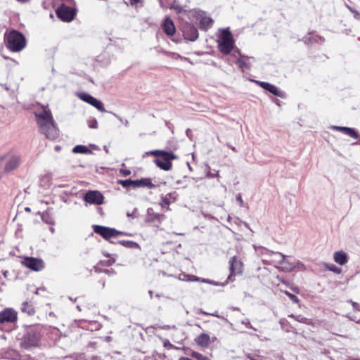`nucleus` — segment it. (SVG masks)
I'll use <instances>...</instances> for the list:
<instances>
[{"label":"nucleus","instance_id":"obj_1","mask_svg":"<svg viewBox=\"0 0 360 360\" xmlns=\"http://www.w3.org/2000/svg\"><path fill=\"white\" fill-rule=\"evenodd\" d=\"M35 116L40 131L47 139L53 140L58 136V131L53 122L50 110L46 106L40 105L35 110Z\"/></svg>","mask_w":360,"mask_h":360},{"label":"nucleus","instance_id":"obj_2","mask_svg":"<svg viewBox=\"0 0 360 360\" xmlns=\"http://www.w3.org/2000/svg\"><path fill=\"white\" fill-rule=\"evenodd\" d=\"M217 46L221 53L225 55L231 53L234 47V39L229 28L220 30L218 36Z\"/></svg>","mask_w":360,"mask_h":360},{"label":"nucleus","instance_id":"obj_3","mask_svg":"<svg viewBox=\"0 0 360 360\" xmlns=\"http://www.w3.org/2000/svg\"><path fill=\"white\" fill-rule=\"evenodd\" d=\"M6 39L8 48L14 52L22 51L26 46L25 37L16 30H11L6 34Z\"/></svg>","mask_w":360,"mask_h":360},{"label":"nucleus","instance_id":"obj_4","mask_svg":"<svg viewBox=\"0 0 360 360\" xmlns=\"http://www.w3.org/2000/svg\"><path fill=\"white\" fill-rule=\"evenodd\" d=\"M6 159V162L4 166V171L6 172H10L14 169H16L20 165L22 158L19 154L8 153L6 155L0 156V161Z\"/></svg>","mask_w":360,"mask_h":360},{"label":"nucleus","instance_id":"obj_5","mask_svg":"<svg viewBox=\"0 0 360 360\" xmlns=\"http://www.w3.org/2000/svg\"><path fill=\"white\" fill-rule=\"evenodd\" d=\"M40 335L39 333L34 330L27 331L23 336L20 345L25 349H30L38 345Z\"/></svg>","mask_w":360,"mask_h":360},{"label":"nucleus","instance_id":"obj_6","mask_svg":"<svg viewBox=\"0 0 360 360\" xmlns=\"http://www.w3.org/2000/svg\"><path fill=\"white\" fill-rule=\"evenodd\" d=\"M95 233L101 235L105 239H110L112 237H116L118 235H122V232H120L115 229L108 228L99 225H94L93 226Z\"/></svg>","mask_w":360,"mask_h":360},{"label":"nucleus","instance_id":"obj_7","mask_svg":"<svg viewBox=\"0 0 360 360\" xmlns=\"http://www.w3.org/2000/svg\"><path fill=\"white\" fill-rule=\"evenodd\" d=\"M169 155H163L162 157V159L158 158L154 160L156 166L165 171L170 170L172 167L171 160L176 159L177 156L174 153L169 152Z\"/></svg>","mask_w":360,"mask_h":360},{"label":"nucleus","instance_id":"obj_8","mask_svg":"<svg viewBox=\"0 0 360 360\" xmlns=\"http://www.w3.org/2000/svg\"><path fill=\"white\" fill-rule=\"evenodd\" d=\"M22 263L25 266L35 271H41L44 268V262L41 259L27 257Z\"/></svg>","mask_w":360,"mask_h":360},{"label":"nucleus","instance_id":"obj_9","mask_svg":"<svg viewBox=\"0 0 360 360\" xmlns=\"http://www.w3.org/2000/svg\"><path fill=\"white\" fill-rule=\"evenodd\" d=\"M75 10L62 4L57 10V15L63 21L70 22L74 18Z\"/></svg>","mask_w":360,"mask_h":360},{"label":"nucleus","instance_id":"obj_10","mask_svg":"<svg viewBox=\"0 0 360 360\" xmlns=\"http://www.w3.org/2000/svg\"><path fill=\"white\" fill-rule=\"evenodd\" d=\"M103 195L97 191H88L84 198L85 202L89 204L100 205L103 203Z\"/></svg>","mask_w":360,"mask_h":360},{"label":"nucleus","instance_id":"obj_11","mask_svg":"<svg viewBox=\"0 0 360 360\" xmlns=\"http://www.w3.org/2000/svg\"><path fill=\"white\" fill-rule=\"evenodd\" d=\"M17 312L11 308L0 311V323H14L17 321Z\"/></svg>","mask_w":360,"mask_h":360},{"label":"nucleus","instance_id":"obj_12","mask_svg":"<svg viewBox=\"0 0 360 360\" xmlns=\"http://www.w3.org/2000/svg\"><path fill=\"white\" fill-rule=\"evenodd\" d=\"M79 98L84 101V102L93 105L97 110L101 112H106L105 109L103 107L102 102L96 98L93 97L89 94L82 93L79 94Z\"/></svg>","mask_w":360,"mask_h":360},{"label":"nucleus","instance_id":"obj_13","mask_svg":"<svg viewBox=\"0 0 360 360\" xmlns=\"http://www.w3.org/2000/svg\"><path fill=\"white\" fill-rule=\"evenodd\" d=\"M243 266V263L240 260H239L236 256L233 257L230 260L231 274L229 276L228 280L232 281V276L242 274Z\"/></svg>","mask_w":360,"mask_h":360},{"label":"nucleus","instance_id":"obj_14","mask_svg":"<svg viewBox=\"0 0 360 360\" xmlns=\"http://www.w3.org/2000/svg\"><path fill=\"white\" fill-rule=\"evenodd\" d=\"M254 82L259 84L262 88L271 93L272 94L279 96L281 98L284 97V93L279 90L276 86L265 82H260L254 80Z\"/></svg>","mask_w":360,"mask_h":360},{"label":"nucleus","instance_id":"obj_15","mask_svg":"<svg viewBox=\"0 0 360 360\" xmlns=\"http://www.w3.org/2000/svg\"><path fill=\"white\" fill-rule=\"evenodd\" d=\"M183 33L185 39L191 41H195L198 37V30L191 25H186L184 28Z\"/></svg>","mask_w":360,"mask_h":360},{"label":"nucleus","instance_id":"obj_16","mask_svg":"<svg viewBox=\"0 0 360 360\" xmlns=\"http://www.w3.org/2000/svg\"><path fill=\"white\" fill-rule=\"evenodd\" d=\"M162 30L168 36H173L176 32V28L174 22L169 18H166L162 25Z\"/></svg>","mask_w":360,"mask_h":360},{"label":"nucleus","instance_id":"obj_17","mask_svg":"<svg viewBox=\"0 0 360 360\" xmlns=\"http://www.w3.org/2000/svg\"><path fill=\"white\" fill-rule=\"evenodd\" d=\"M269 255L270 257L269 262L278 269L281 260L283 259L284 255L279 252L269 251Z\"/></svg>","mask_w":360,"mask_h":360},{"label":"nucleus","instance_id":"obj_18","mask_svg":"<svg viewBox=\"0 0 360 360\" xmlns=\"http://www.w3.org/2000/svg\"><path fill=\"white\" fill-rule=\"evenodd\" d=\"M333 129L340 131L343 132L347 136H349L354 139H358L359 137V134L352 128L346 127H338V126H332Z\"/></svg>","mask_w":360,"mask_h":360},{"label":"nucleus","instance_id":"obj_19","mask_svg":"<svg viewBox=\"0 0 360 360\" xmlns=\"http://www.w3.org/2000/svg\"><path fill=\"white\" fill-rule=\"evenodd\" d=\"M278 269L283 272H291L295 269V266L293 263L290 262L284 255L283 259L281 260Z\"/></svg>","mask_w":360,"mask_h":360},{"label":"nucleus","instance_id":"obj_20","mask_svg":"<svg viewBox=\"0 0 360 360\" xmlns=\"http://www.w3.org/2000/svg\"><path fill=\"white\" fill-rule=\"evenodd\" d=\"M195 342L200 347H207L210 344V337L206 333H202L195 339Z\"/></svg>","mask_w":360,"mask_h":360},{"label":"nucleus","instance_id":"obj_21","mask_svg":"<svg viewBox=\"0 0 360 360\" xmlns=\"http://www.w3.org/2000/svg\"><path fill=\"white\" fill-rule=\"evenodd\" d=\"M176 198L177 194L175 192L168 193L161 198L160 204L162 207L168 206L171 202H174L176 200Z\"/></svg>","mask_w":360,"mask_h":360},{"label":"nucleus","instance_id":"obj_22","mask_svg":"<svg viewBox=\"0 0 360 360\" xmlns=\"http://www.w3.org/2000/svg\"><path fill=\"white\" fill-rule=\"evenodd\" d=\"M333 259L336 263L340 265H344L347 262V256L343 251L335 252L333 255Z\"/></svg>","mask_w":360,"mask_h":360},{"label":"nucleus","instance_id":"obj_23","mask_svg":"<svg viewBox=\"0 0 360 360\" xmlns=\"http://www.w3.org/2000/svg\"><path fill=\"white\" fill-rule=\"evenodd\" d=\"M213 20L208 16L201 15L200 19V27L204 30H207L212 25Z\"/></svg>","mask_w":360,"mask_h":360},{"label":"nucleus","instance_id":"obj_24","mask_svg":"<svg viewBox=\"0 0 360 360\" xmlns=\"http://www.w3.org/2000/svg\"><path fill=\"white\" fill-rule=\"evenodd\" d=\"M117 183L122 185L123 187H139V184H140L141 181H138V180L133 181L131 179H126L118 180Z\"/></svg>","mask_w":360,"mask_h":360},{"label":"nucleus","instance_id":"obj_25","mask_svg":"<svg viewBox=\"0 0 360 360\" xmlns=\"http://www.w3.org/2000/svg\"><path fill=\"white\" fill-rule=\"evenodd\" d=\"M233 63H236L243 71H244L245 70H249L250 68V64L242 58L237 59L236 61L229 60L230 65H232Z\"/></svg>","mask_w":360,"mask_h":360},{"label":"nucleus","instance_id":"obj_26","mask_svg":"<svg viewBox=\"0 0 360 360\" xmlns=\"http://www.w3.org/2000/svg\"><path fill=\"white\" fill-rule=\"evenodd\" d=\"M72 153L88 154L91 153V150L86 146L77 145L72 148Z\"/></svg>","mask_w":360,"mask_h":360},{"label":"nucleus","instance_id":"obj_27","mask_svg":"<svg viewBox=\"0 0 360 360\" xmlns=\"http://www.w3.org/2000/svg\"><path fill=\"white\" fill-rule=\"evenodd\" d=\"M289 317L293 318L296 321H297L300 323H302L307 324V325H310L311 323V321L310 319H309L302 315L295 316L294 314H290V315H289Z\"/></svg>","mask_w":360,"mask_h":360},{"label":"nucleus","instance_id":"obj_28","mask_svg":"<svg viewBox=\"0 0 360 360\" xmlns=\"http://www.w3.org/2000/svg\"><path fill=\"white\" fill-rule=\"evenodd\" d=\"M22 311L27 312L30 315L34 314V312L33 307L27 302H23L22 306Z\"/></svg>","mask_w":360,"mask_h":360},{"label":"nucleus","instance_id":"obj_29","mask_svg":"<svg viewBox=\"0 0 360 360\" xmlns=\"http://www.w3.org/2000/svg\"><path fill=\"white\" fill-rule=\"evenodd\" d=\"M147 155L162 157L163 155H169V152L160 150H150L146 153Z\"/></svg>","mask_w":360,"mask_h":360},{"label":"nucleus","instance_id":"obj_30","mask_svg":"<svg viewBox=\"0 0 360 360\" xmlns=\"http://www.w3.org/2000/svg\"><path fill=\"white\" fill-rule=\"evenodd\" d=\"M138 181H141V183H140V184H139V186H147L148 188H155V185H153L150 181L148 179H140V180H138Z\"/></svg>","mask_w":360,"mask_h":360},{"label":"nucleus","instance_id":"obj_31","mask_svg":"<svg viewBox=\"0 0 360 360\" xmlns=\"http://www.w3.org/2000/svg\"><path fill=\"white\" fill-rule=\"evenodd\" d=\"M244 57L245 56H242L240 55L239 50L237 49V50L233 51L230 58H229L228 62L229 63V60L236 61L237 59H241L242 58H244Z\"/></svg>","mask_w":360,"mask_h":360},{"label":"nucleus","instance_id":"obj_32","mask_svg":"<svg viewBox=\"0 0 360 360\" xmlns=\"http://www.w3.org/2000/svg\"><path fill=\"white\" fill-rule=\"evenodd\" d=\"M191 355L197 360H210L208 357L203 356L202 354L197 352H192Z\"/></svg>","mask_w":360,"mask_h":360},{"label":"nucleus","instance_id":"obj_33","mask_svg":"<svg viewBox=\"0 0 360 360\" xmlns=\"http://www.w3.org/2000/svg\"><path fill=\"white\" fill-rule=\"evenodd\" d=\"M283 292L290 298V300L292 302H293L294 303H296V304L299 303L300 300L296 295L289 292L287 290H283Z\"/></svg>","mask_w":360,"mask_h":360},{"label":"nucleus","instance_id":"obj_34","mask_svg":"<svg viewBox=\"0 0 360 360\" xmlns=\"http://www.w3.org/2000/svg\"><path fill=\"white\" fill-rule=\"evenodd\" d=\"M42 220L47 224H53V220L49 217V214L47 212L43 213L41 216Z\"/></svg>","mask_w":360,"mask_h":360},{"label":"nucleus","instance_id":"obj_35","mask_svg":"<svg viewBox=\"0 0 360 360\" xmlns=\"http://www.w3.org/2000/svg\"><path fill=\"white\" fill-rule=\"evenodd\" d=\"M326 266L328 269H329L330 271H332L335 273H337V274H340L341 272V269L338 267H337L336 266H335L334 264H326Z\"/></svg>","mask_w":360,"mask_h":360},{"label":"nucleus","instance_id":"obj_36","mask_svg":"<svg viewBox=\"0 0 360 360\" xmlns=\"http://www.w3.org/2000/svg\"><path fill=\"white\" fill-rule=\"evenodd\" d=\"M120 244L129 247V248H133L134 246H138V244L133 241H129V240H122L120 242Z\"/></svg>","mask_w":360,"mask_h":360},{"label":"nucleus","instance_id":"obj_37","mask_svg":"<svg viewBox=\"0 0 360 360\" xmlns=\"http://www.w3.org/2000/svg\"><path fill=\"white\" fill-rule=\"evenodd\" d=\"M88 126L89 128H91V129L98 128L97 120L95 118L90 119L89 120H88Z\"/></svg>","mask_w":360,"mask_h":360},{"label":"nucleus","instance_id":"obj_38","mask_svg":"<svg viewBox=\"0 0 360 360\" xmlns=\"http://www.w3.org/2000/svg\"><path fill=\"white\" fill-rule=\"evenodd\" d=\"M201 282L202 283H208V284H210V285H217V286L221 285L218 282H216V281H212V280H210V279H206V278H202L201 279Z\"/></svg>","mask_w":360,"mask_h":360},{"label":"nucleus","instance_id":"obj_39","mask_svg":"<svg viewBox=\"0 0 360 360\" xmlns=\"http://www.w3.org/2000/svg\"><path fill=\"white\" fill-rule=\"evenodd\" d=\"M130 4L131 6H142L144 0H129Z\"/></svg>","mask_w":360,"mask_h":360},{"label":"nucleus","instance_id":"obj_40","mask_svg":"<svg viewBox=\"0 0 360 360\" xmlns=\"http://www.w3.org/2000/svg\"><path fill=\"white\" fill-rule=\"evenodd\" d=\"M153 220H158V221H161L164 219V214H153L152 215Z\"/></svg>","mask_w":360,"mask_h":360},{"label":"nucleus","instance_id":"obj_41","mask_svg":"<svg viewBox=\"0 0 360 360\" xmlns=\"http://www.w3.org/2000/svg\"><path fill=\"white\" fill-rule=\"evenodd\" d=\"M206 176L210 178L219 177V171H217L216 173H212L210 172H207L206 173Z\"/></svg>","mask_w":360,"mask_h":360},{"label":"nucleus","instance_id":"obj_42","mask_svg":"<svg viewBox=\"0 0 360 360\" xmlns=\"http://www.w3.org/2000/svg\"><path fill=\"white\" fill-rule=\"evenodd\" d=\"M120 173L122 174L123 176H127L131 174V171L127 169H121L120 170Z\"/></svg>","mask_w":360,"mask_h":360},{"label":"nucleus","instance_id":"obj_43","mask_svg":"<svg viewBox=\"0 0 360 360\" xmlns=\"http://www.w3.org/2000/svg\"><path fill=\"white\" fill-rule=\"evenodd\" d=\"M191 276L188 274H181L179 276V280L184 281H189Z\"/></svg>","mask_w":360,"mask_h":360},{"label":"nucleus","instance_id":"obj_44","mask_svg":"<svg viewBox=\"0 0 360 360\" xmlns=\"http://www.w3.org/2000/svg\"><path fill=\"white\" fill-rule=\"evenodd\" d=\"M349 302L352 304L354 310L360 311V305L357 302H353L352 300H349Z\"/></svg>","mask_w":360,"mask_h":360},{"label":"nucleus","instance_id":"obj_45","mask_svg":"<svg viewBox=\"0 0 360 360\" xmlns=\"http://www.w3.org/2000/svg\"><path fill=\"white\" fill-rule=\"evenodd\" d=\"M295 266V269H298L301 271H304L305 269V266L303 264L300 263V262H297L296 264H294Z\"/></svg>","mask_w":360,"mask_h":360},{"label":"nucleus","instance_id":"obj_46","mask_svg":"<svg viewBox=\"0 0 360 360\" xmlns=\"http://www.w3.org/2000/svg\"><path fill=\"white\" fill-rule=\"evenodd\" d=\"M198 312H199L200 314H205V315H209V316H212L219 317V316H218V315H217V314H211V313H208V312H206V311H203V310H202V309H199V310H198Z\"/></svg>","mask_w":360,"mask_h":360},{"label":"nucleus","instance_id":"obj_47","mask_svg":"<svg viewBox=\"0 0 360 360\" xmlns=\"http://www.w3.org/2000/svg\"><path fill=\"white\" fill-rule=\"evenodd\" d=\"M236 200L239 202L240 205L241 207L243 206V204H244V202L242 199V197H241V195L240 194H238L237 196H236Z\"/></svg>","mask_w":360,"mask_h":360},{"label":"nucleus","instance_id":"obj_48","mask_svg":"<svg viewBox=\"0 0 360 360\" xmlns=\"http://www.w3.org/2000/svg\"><path fill=\"white\" fill-rule=\"evenodd\" d=\"M201 279L202 278H200L196 276H191L189 281H200L201 282Z\"/></svg>","mask_w":360,"mask_h":360},{"label":"nucleus","instance_id":"obj_49","mask_svg":"<svg viewBox=\"0 0 360 360\" xmlns=\"http://www.w3.org/2000/svg\"><path fill=\"white\" fill-rule=\"evenodd\" d=\"M241 323L246 326L248 325V326H250V328H253V327L250 325V322L248 319L243 320Z\"/></svg>","mask_w":360,"mask_h":360},{"label":"nucleus","instance_id":"obj_50","mask_svg":"<svg viewBox=\"0 0 360 360\" xmlns=\"http://www.w3.org/2000/svg\"><path fill=\"white\" fill-rule=\"evenodd\" d=\"M174 10H176L178 13H181L183 11L182 7L179 6H174L172 7Z\"/></svg>","mask_w":360,"mask_h":360},{"label":"nucleus","instance_id":"obj_51","mask_svg":"<svg viewBox=\"0 0 360 360\" xmlns=\"http://www.w3.org/2000/svg\"><path fill=\"white\" fill-rule=\"evenodd\" d=\"M291 289L297 293H299L300 292V289L298 287H292Z\"/></svg>","mask_w":360,"mask_h":360},{"label":"nucleus","instance_id":"obj_52","mask_svg":"<svg viewBox=\"0 0 360 360\" xmlns=\"http://www.w3.org/2000/svg\"><path fill=\"white\" fill-rule=\"evenodd\" d=\"M178 58H181V60L190 62V60L188 58H186V57H182V56H179V55H178Z\"/></svg>","mask_w":360,"mask_h":360},{"label":"nucleus","instance_id":"obj_53","mask_svg":"<svg viewBox=\"0 0 360 360\" xmlns=\"http://www.w3.org/2000/svg\"><path fill=\"white\" fill-rule=\"evenodd\" d=\"M179 360H191V359L189 358H187V357H181Z\"/></svg>","mask_w":360,"mask_h":360},{"label":"nucleus","instance_id":"obj_54","mask_svg":"<svg viewBox=\"0 0 360 360\" xmlns=\"http://www.w3.org/2000/svg\"><path fill=\"white\" fill-rule=\"evenodd\" d=\"M229 148L234 152H236V149L234 146H229Z\"/></svg>","mask_w":360,"mask_h":360},{"label":"nucleus","instance_id":"obj_55","mask_svg":"<svg viewBox=\"0 0 360 360\" xmlns=\"http://www.w3.org/2000/svg\"><path fill=\"white\" fill-rule=\"evenodd\" d=\"M148 293L150 295V298H152L153 297V292L152 290H149Z\"/></svg>","mask_w":360,"mask_h":360},{"label":"nucleus","instance_id":"obj_56","mask_svg":"<svg viewBox=\"0 0 360 360\" xmlns=\"http://www.w3.org/2000/svg\"><path fill=\"white\" fill-rule=\"evenodd\" d=\"M112 114L114 116H115V117H118V118L120 119V120L121 122H122V118H121V117H118L115 113H112Z\"/></svg>","mask_w":360,"mask_h":360},{"label":"nucleus","instance_id":"obj_57","mask_svg":"<svg viewBox=\"0 0 360 360\" xmlns=\"http://www.w3.org/2000/svg\"><path fill=\"white\" fill-rule=\"evenodd\" d=\"M349 319H350L351 320H352V321H355L356 323H359V322H360V321H356V320H355V318L350 317Z\"/></svg>","mask_w":360,"mask_h":360},{"label":"nucleus","instance_id":"obj_58","mask_svg":"<svg viewBox=\"0 0 360 360\" xmlns=\"http://www.w3.org/2000/svg\"><path fill=\"white\" fill-rule=\"evenodd\" d=\"M129 125V122L128 120H125V126H128Z\"/></svg>","mask_w":360,"mask_h":360},{"label":"nucleus","instance_id":"obj_59","mask_svg":"<svg viewBox=\"0 0 360 360\" xmlns=\"http://www.w3.org/2000/svg\"><path fill=\"white\" fill-rule=\"evenodd\" d=\"M50 230H51V232H53V231H54L53 228H51V229H50Z\"/></svg>","mask_w":360,"mask_h":360},{"label":"nucleus","instance_id":"obj_60","mask_svg":"<svg viewBox=\"0 0 360 360\" xmlns=\"http://www.w3.org/2000/svg\"><path fill=\"white\" fill-rule=\"evenodd\" d=\"M39 289H37V291L35 292V293L38 294L39 293Z\"/></svg>","mask_w":360,"mask_h":360},{"label":"nucleus","instance_id":"obj_61","mask_svg":"<svg viewBox=\"0 0 360 360\" xmlns=\"http://www.w3.org/2000/svg\"><path fill=\"white\" fill-rule=\"evenodd\" d=\"M226 283H228V281H226L225 283H222L221 285H225Z\"/></svg>","mask_w":360,"mask_h":360},{"label":"nucleus","instance_id":"obj_62","mask_svg":"<svg viewBox=\"0 0 360 360\" xmlns=\"http://www.w3.org/2000/svg\"><path fill=\"white\" fill-rule=\"evenodd\" d=\"M281 281L283 282V283H285V284L286 283V282L284 281L283 280H282Z\"/></svg>","mask_w":360,"mask_h":360},{"label":"nucleus","instance_id":"obj_63","mask_svg":"<svg viewBox=\"0 0 360 360\" xmlns=\"http://www.w3.org/2000/svg\"><path fill=\"white\" fill-rule=\"evenodd\" d=\"M156 297H160V295H159V294H157V295H156Z\"/></svg>","mask_w":360,"mask_h":360}]
</instances>
